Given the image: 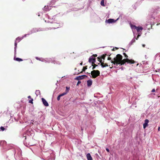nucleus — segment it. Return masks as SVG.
Wrapping results in <instances>:
<instances>
[{"label":"nucleus","mask_w":160,"mask_h":160,"mask_svg":"<svg viewBox=\"0 0 160 160\" xmlns=\"http://www.w3.org/2000/svg\"><path fill=\"white\" fill-rule=\"evenodd\" d=\"M58 27H53V28H58Z\"/></svg>","instance_id":"obj_42"},{"label":"nucleus","mask_w":160,"mask_h":160,"mask_svg":"<svg viewBox=\"0 0 160 160\" xmlns=\"http://www.w3.org/2000/svg\"><path fill=\"white\" fill-rule=\"evenodd\" d=\"M88 62L90 63H91L92 64H93L96 62L95 58L93 57V56H91L89 59Z\"/></svg>","instance_id":"obj_5"},{"label":"nucleus","mask_w":160,"mask_h":160,"mask_svg":"<svg viewBox=\"0 0 160 160\" xmlns=\"http://www.w3.org/2000/svg\"><path fill=\"white\" fill-rule=\"evenodd\" d=\"M91 74L92 75V78H95L99 76L100 72L98 70H93L91 71Z\"/></svg>","instance_id":"obj_3"},{"label":"nucleus","mask_w":160,"mask_h":160,"mask_svg":"<svg viewBox=\"0 0 160 160\" xmlns=\"http://www.w3.org/2000/svg\"><path fill=\"white\" fill-rule=\"evenodd\" d=\"M66 94H67V92H63V93H62L61 94H60L59 95L61 97H62V96H63L66 95Z\"/></svg>","instance_id":"obj_23"},{"label":"nucleus","mask_w":160,"mask_h":160,"mask_svg":"<svg viewBox=\"0 0 160 160\" xmlns=\"http://www.w3.org/2000/svg\"><path fill=\"white\" fill-rule=\"evenodd\" d=\"M33 99L32 98L31 100H30L29 101V102L31 103H33Z\"/></svg>","instance_id":"obj_26"},{"label":"nucleus","mask_w":160,"mask_h":160,"mask_svg":"<svg viewBox=\"0 0 160 160\" xmlns=\"http://www.w3.org/2000/svg\"><path fill=\"white\" fill-rule=\"evenodd\" d=\"M80 65H82V62L81 63H80Z\"/></svg>","instance_id":"obj_41"},{"label":"nucleus","mask_w":160,"mask_h":160,"mask_svg":"<svg viewBox=\"0 0 160 160\" xmlns=\"http://www.w3.org/2000/svg\"><path fill=\"white\" fill-rule=\"evenodd\" d=\"M112 51H114V48H113V49H112Z\"/></svg>","instance_id":"obj_43"},{"label":"nucleus","mask_w":160,"mask_h":160,"mask_svg":"<svg viewBox=\"0 0 160 160\" xmlns=\"http://www.w3.org/2000/svg\"><path fill=\"white\" fill-rule=\"evenodd\" d=\"M14 60H15L16 61H18V62H21V61H23V60L22 59L19 58H15L14 57Z\"/></svg>","instance_id":"obj_14"},{"label":"nucleus","mask_w":160,"mask_h":160,"mask_svg":"<svg viewBox=\"0 0 160 160\" xmlns=\"http://www.w3.org/2000/svg\"><path fill=\"white\" fill-rule=\"evenodd\" d=\"M87 69V66H86L85 67H83V69H82V71L81 72V73L82 72H84Z\"/></svg>","instance_id":"obj_18"},{"label":"nucleus","mask_w":160,"mask_h":160,"mask_svg":"<svg viewBox=\"0 0 160 160\" xmlns=\"http://www.w3.org/2000/svg\"><path fill=\"white\" fill-rule=\"evenodd\" d=\"M107 54H103V55H102V56L101 58L102 59H105V58L106 56L107 55Z\"/></svg>","instance_id":"obj_21"},{"label":"nucleus","mask_w":160,"mask_h":160,"mask_svg":"<svg viewBox=\"0 0 160 160\" xmlns=\"http://www.w3.org/2000/svg\"><path fill=\"white\" fill-rule=\"evenodd\" d=\"M22 38H21L19 37H18L16 38V41H18V42H19Z\"/></svg>","instance_id":"obj_16"},{"label":"nucleus","mask_w":160,"mask_h":160,"mask_svg":"<svg viewBox=\"0 0 160 160\" xmlns=\"http://www.w3.org/2000/svg\"><path fill=\"white\" fill-rule=\"evenodd\" d=\"M92 66H93V68H92V69L93 70L96 67H97L98 66V65H96L95 64H94V63L93 64H92Z\"/></svg>","instance_id":"obj_20"},{"label":"nucleus","mask_w":160,"mask_h":160,"mask_svg":"<svg viewBox=\"0 0 160 160\" xmlns=\"http://www.w3.org/2000/svg\"><path fill=\"white\" fill-rule=\"evenodd\" d=\"M123 54L124 56V57L126 58H128V55L126 54V53L125 52H123Z\"/></svg>","instance_id":"obj_25"},{"label":"nucleus","mask_w":160,"mask_h":160,"mask_svg":"<svg viewBox=\"0 0 160 160\" xmlns=\"http://www.w3.org/2000/svg\"><path fill=\"white\" fill-rule=\"evenodd\" d=\"M42 102L43 104H44V105L48 107V106L49 105L48 103V102H47V101L45 100V99H44L43 98H42Z\"/></svg>","instance_id":"obj_9"},{"label":"nucleus","mask_w":160,"mask_h":160,"mask_svg":"<svg viewBox=\"0 0 160 160\" xmlns=\"http://www.w3.org/2000/svg\"><path fill=\"white\" fill-rule=\"evenodd\" d=\"M56 1H57V0H52V1H51V3H54L55 2H56Z\"/></svg>","instance_id":"obj_31"},{"label":"nucleus","mask_w":160,"mask_h":160,"mask_svg":"<svg viewBox=\"0 0 160 160\" xmlns=\"http://www.w3.org/2000/svg\"><path fill=\"white\" fill-rule=\"evenodd\" d=\"M91 56H93V57H97V55L96 54H93Z\"/></svg>","instance_id":"obj_32"},{"label":"nucleus","mask_w":160,"mask_h":160,"mask_svg":"<svg viewBox=\"0 0 160 160\" xmlns=\"http://www.w3.org/2000/svg\"><path fill=\"white\" fill-rule=\"evenodd\" d=\"M149 122L148 120L146 119L145 120V122L143 124V128L145 129L148 126V123Z\"/></svg>","instance_id":"obj_8"},{"label":"nucleus","mask_w":160,"mask_h":160,"mask_svg":"<svg viewBox=\"0 0 160 160\" xmlns=\"http://www.w3.org/2000/svg\"><path fill=\"white\" fill-rule=\"evenodd\" d=\"M106 150L108 152H109V149L107 148H106Z\"/></svg>","instance_id":"obj_36"},{"label":"nucleus","mask_w":160,"mask_h":160,"mask_svg":"<svg viewBox=\"0 0 160 160\" xmlns=\"http://www.w3.org/2000/svg\"><path fill=\"white\" fill-rule=\"evenodd\" d=\"M100 4L101 5H102V6H104L105 5L104 4V0H102Z\"/></svg>","instance_id":"obj_19"},{"label":"nucleus","mask_w":160,"mask_h":160,"mask_svg":"<svg viewBox=\"0 0 160 160\" xmlns=\"http://www.w3.org/2000/svg\"><path fill=\"white\" fill-rule=\"evenodd\" d=\"M70 88H68L67 87H66V90L65 92H67V94Z\"/></svg>","instance_id":"obj_22"},{"label":"nucleus","mask_w":160,"mask_h":160,"mask_svg":"<svg viewBox=\"0 0 160 160\" xmlns=\"http://www.w3.org/2000/svg\"><path fill=\"white\" fill-rule=\"evenodd\" d=\"M81 83V82L79 81H78V83H77V86L78 85Z\"/></svg>","instance_id":"obj_33"},{"label":"nucleus","mask_w":160,"mask_h":160,"mask_svg":"<svg viewBox=\"0 0 160 160\" xmlns=\"http://www.w3.org/2000/svg\"><path fill=\"white\" fill-rule=\"evenodd\" d=\"M122 58V57L121 55L118 54L117 55L116 58H114L113 59L111 60V62L114 65L116 64L117 65H119L120 63V62Z\"/></svg>","instance_id":"obj_1"},{"label":"nucleus","mask_w":160,"mask_h":160,"mask_svg":"<svg viewBox=\"0 0 160 160\" xmlns=\"http://www.w3.org/2000/svg\"><path fill=\"white\" fill-rule=\"evenodd\" d=\"M61 97V96H60L59 95L58 96V97H57V100H58V101H59V100H60V97Z\"/></svg>","instance_id":"obj_30"},{"label":"nucleus","mask_w":160,"mask_h":160,"mask_svg":"<svg viewBox=\"0 0 160 160\" xmlns=\"http://www.w3.org/2000/svg\"><path fill=\"white\" fill-rule=\"evenodd\" d=\"M51 9V8L50 6H45L43 8V10L45 12H46L47 11H48L50 9Z\"/></svg>","instance_id":"obj_7"},{"label":"nucleus","mask_w":160,"mask_h":160,"mask_svg":"<svg viewBox=\"0 0 160 160\" xmlns=\"http://www.w3.org/2000/svg\"><path fill=\"white\" fill-rule=\"evenodd\" d=\"M14 45H15V48H14L15 52H16V48H17V42L16 41H15Z\"/></svg>","instance_id":"obj_17"},{"label":"nucleus","mask_w":160,"mask_h":160,"mask_svg":"<svg viewBox=\"0 0 160 160\" xmlns=\"http://www.w3.org/2000/svg\"><path fill=\"white\" fill-rule=\"evenodd\" d=\"M0 129L2 131H3L4 130H5V128L3 127H0Z\"/></svg>","instance_id":"obj_27"},{"label":"nucleus","mask_w":160,"mask_h":160,"mask_svg":"<svg viewBox=\"0 0 160 160\" xmlns=\"http://www.w3.org/2000/svg\"><path fill=\"white\" fill-rule=\"evenodd\" d=\"M126 62L130 64L134 63L135 62L132 59H129L128 58L124 59L123 60H122L120 62L121 65L124 64Z\"/></svg>","instance_id":"obj_2"},{"label":"nucleus","mask_w":160,"mask_h":160,"mask_svg":"<svg viewBox=\"0 0 160 160\" xmlns=\"http://www.w3.org/2000/svg\"><path fill=\"white\" fill-rule=\"evenodd\" d=\"M108 60H111V58L110 57H108Z\"/></svg>","instance_id":"obj_37"},{"label":"nucleus","mask_w":160,"mask_h":160,"mask_svg":"<svg viewBox=\"0 0 160 160\" xmlns=\"http://www.w3.org/2000/svg\"><path fill=\"white\" fill-rule=\"evenodd\" d=\"M155 91V89H152V92H154Z\"/></svg>","instance_id":"obj_35"},{"label":"nucleus","mask_w":160,"mask_h":160,"mask_svg":"<svg viewBox=\"0 0 160 160\" xmlns=\"http://www.w3.org/2000/svg\"><path fill=\"white\" fill-rule=\"evenodd\" d=\"M102 60H101L100 62L101 63V65L102 68H104L108 66V64L107 63H104L103 62H102Z\"/></svg>","instance_id":"obj_10"},{"label":"nucleus","mask_w":160,"mask_h":160,"mask_svg":"<svg viewBox=\"0 0 160 160\" xmlns=\"http://www.w3.org/2000/svg\"><path fill=\"white\" fill-rule=\"evenodd\" d=\"M160 129V127H159L158 128V131H159Z\"/></svg>","instance_id":"obj_40"},{"label":"nucleus","mask_w":160,"mask_h":160,"mask_svg":"<svg viewBox=\"0 0 160 160\" xmlns=\"http://www.w3.org/2000/svg\"><path fill=\"white\" fill-rule=\"evenodd\" d=\"M86 157L88 160H93L92 158L89 153H88L87 154Z\"/></svg>","instance_id":"obj_11"},{"label":"nucleus","mask_w":160,"mask_h":160,"mask_svg":"<svg viewBox=\"0 0 160 160\" xmlns=\"http://www.w3.org/2000/svg\"><path fill=\"white\" fill-rule=\"evenodd\" d=\"M116 48V49H118V48Z\"/></svg>","instance_id":"obj_45"},{"label":"nucleus","mask_w":160,"mask_h":160,"mask_svg":"<svg viewBox=\"0 0 160 160\" xmlns=\"http://www.w3.org/2000/svg\"><path fill=\"white\" fill-rule=\"evenodd\" d=\"M87 86L88 87L91 86L92 84V81L91 80H89L87 81Z\"/></svg>","instance_id":"obj_13"},{"label":"nucleus","mask_w":160,"mask_h":160,"mask_svg":"<svg viewBox=\"0 0 160 160\" xmlns=\"http://www.w3.org/2000/svg\"><path fill=\"white\" fill-rule=\"evenodd\" d=\"M26 35H26H26H24V37H26Z\"/></svg>","instance_id":"obj_44"},{"label":"nucleus","mask_w":160,"mask_h":160,"mask_svg":"<svg viewBox=\"0 0 160 160\" xmlns=\"http://www.w3.org/2000/svg\"><path fill=\"white\" fill-rule=\"evenodd\" d=\"M36 58L37 60H40V58H38V57H36Z\"/></svg>","instance_id":"obj_34"},{"label":"nucleus","mask_w":160,"mask_h":160,"mask_svg":"<svg viewBox=\"0 0 160 160\" xmlns=\"http://www.w3.org/2000/svg\"><path fill=\"white\" fill-rule=\"evenodd\" d=\"M52 62L54 64H60V62L57 61L55 60H53L52 61Z\"/></svg>","instance_id":"obj_15"},{"label":"nucleus","mask_w":160,"mask_h":160,"mask_svg":"<svg viewBox=\"0 0 160 160\" xmlns=\"http://www.w3.org/2000/svg\"><path fill=\"white\" fill-rule=\"evenodd\" d=\"M97 58L98 61H99L100 62L101 61V60H102L101 57H98Z\"/></svg>","instance_id":"obj_28"},{"label":"nucleus","mask_w":160,"mask_h":160,"mask_svg":"<svg viewBox=\"0 0 160 160\" xmlns=\"http://www.w3.org/2000/svg\"><path fill=\"white\" fill-rule=\"evenodd\" d=\"M131 28L132 29H136L137 32H141L143 29L141 27H138L136 26L135 25H131Z\"/></svg>","instance_id":"obj_4"},{"label":"nucleus","mask_w":160,"mask_h":160,"mask_svg":"<svg viewBox=\"0 0 160 160\" xmlns=\"http://www.w3.org/2000/svg\"><path fill=\"white\" fill-rule=\"evenodd\" d=\"M28 98L29 99H32L31 97L30 96H29L28 97Z\"/></svg>","instance_id":"obj_38"},{"label":"nucleus","mask_w":160,"mask_h":160,"mask_svg":"<svg viewBox=\"0 0 160 160\" xmlns=\"http://www.w3.org/2000/svg\"><path fill=\"white\" fill-rule=\"evenodd\" d=\"M87 76L86 75H83L80 76H79L76 77L75 79L77 80H80L84 78L85 77H87Z\"/></svg>","instance_id":"obj_6"},{"label":"nucleus","mask_w":160,"mask_h":160,"mask_svg":"<svg viewBox=\"0 0 160 160\" xmlns=\"http://www.w3.org/2000/svg\"><path fill=\"white\" fill-rule=\"evenodd\" d=\"M142 46L143 47H145V44H142Z\"/></svg>","instance_id":"obj_39"},{"label":"nucleus","mask_w":160,"mask_h":160,"mask_svg":"<svg viewBox=\"0 0 160 160\" xmlns=\"http://www.w3.org/2000/svg\"><path fill=\"white\" fill-rule=\"evenodd\" d=\"M135 42V40L134 38H133L131 42V44H132L134 42Z\"/></svg>","instance_id":"obj_24"},{"label":"nucleus","mask_w":160,"mask_h":160,"mask_svg":"<svg viewBox=\"0 0 160 160\" xmlns=\"http://www.w3.org/2000/svg\"><path fill=\"white\" fill-rule=\"evenodd\" d=\"M115 21H116L113 19H109L107 20L108 22L109 23L114 22Z\"/></svg>","instance_id":"obj_12"},{"label":"nucleus","mask_w":160,"mask_h":160,"mask_svg":"<svg viewBox=\"0 0 160 160\" xmlns=\"http://www.w3.org/2000/svg\"><path fill=\"white\" fill-rule=\"evenodd\" d=\"M141 35V34H139V33H138V36L136 38V40H138L139 37Z\"/></svg>","instance_id":"obj_29"}]
</instances>
